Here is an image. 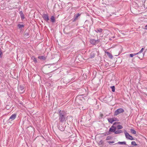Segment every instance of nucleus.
I'll use <instances>...</instances> for the list:
<instances>
[{"label":"nucleus","instance_id":"1","mask_svg":"<svg viewBox=\"0 0 147 147\" xmlns=\"http://www.w3.org/2000/svg\"><path fill=\"white\" fill-rule=\"evenodd\" d=\"M58 114L59 120L60 122L63 123L66 121V115L65 111H59Z\"/></svg>","mask_w":147,"mask_h":147},{"label":"nucleus","instance_id":"2","mask_svg":"<svg viewBox=\"0 0 147 147\" xmlns=\"http://www.w3.org/2000/svg\"><path fill=\"white\" fill-rule=\"evenodd\" d=\"M119 123L118 122H116L114 123L113 125L111 126V127L110 128L107 134V135H109L111 134V132H114L115 133V131L116 129V127L114 126L116 124H119Z\"/></svg>","mask_w":147,"mask_h":147},{"label":"nucleus","instance_id":"3","mask_svg":"<svg viewBox=\"0 0 147 147\" xmlns=\"http://www.w3.org/2000/svg\"><path fill=\"white\" fill-rule=\"evenodd\" d=\"M124 133L125 134V136L126 137V138L128 140H134V139L130 135L127 131H125L124 132Z\"/></svg>","mask_w":147,"mask_h":147},{"label":"nucleus","instance_id":"4","mask_svg":"<svg viewBox=\"0 0 147 147\" xmlns=\"http://www.w3.org/2000/svg\"><path fill=\"white\" fill-rule=\"evenodd\" d=\"M124 111L123 109L122 108H119L117 109L115 112V114L117 115L120 113L124 112Z\"/></svg>","mask_w":147,"mask_h":147},{"label":"nucleus","instance_id":"5","mask_svg":"<svg viewBox=\"0 0 147 147\" xmlns=\"http://www.w3.org/2000/svg\"><path fill=\"white\" fill-rule=\"evenodd\" d=\"M100 41V40L98 39L96 40H95L94 39H91L90 40V42L91 44L93 45H95L96 44V43L97 42H99Z\"/></svg>","mask_w":147,"mask_h":147},{"label":"nucleus","instance_id":"6","mask_svg":"<svg viewBox=\"0 0 147 147\" xmlns=\"http://www.w3.org/2000/svg\"><path fill=\"white\" fill-rule=\"evenodd\" d=\"M80 15V14L78 13L74 15V17L73 18V19H72V20L73 22H75L76 20L78 19V18Z\"/></svg>","mask_w":147,"mask_h":147},{"label":"nucleus","instance_id":"7","mask_svg":"<svg viewBox=\"0 0 147 147\" xmlns=\"http://www.w3.org/2000/svg\"><path fill=\"white\" fill-rule=\"evenodd\" d=\"M42 17L44 20L47 21L49 20V16L48 14H43L42 16Z\"/></svg>","mask_w":147,"mask_h":147},{"label":"nucleus","instance_id":"8","mask_svg":"<svg viewBox=\"0 0 147 147\" xmlns=\"http://www.w3.org/2000/svg\"><path fill=\"white\" fill-rule=\"evenodd\" d=\"M16 114H12L9 118V120L10 121H12L14 120L16 117Z\"/></svg>","mask_w":147,"mask_h":147},{"label":"nucleus","instance_id":"9","mask_svg":"<svg viewBox=\"0 0 147 147\" xmlns=\"http://www.w3.org/2000/svg\"><path fill=\"white\" fill-rule=\"evenodd\" d=\"M105 53H106L108 56L110 58L112 59L113 56L111 53L109 52H105Z\"/></svg>","mask_w":147,"mask_h":147},{"label":"nucleus","instance_id":"10","mask_svg":"<svg viewBox=\"0 0 147 147\" xmlns=\"http://www.w3.org/2000/svg\"><path fill=\"white\" fill-rule=\"evenodd\" d=\"M19 13L20 15V17L22 19H24V14L22 11H20Z\"/></svg>","mask_w":147,"mask_h":147},{"label":"nucleus","instance_id":"11","mask_svg":"<svg viewBox=\"0 0 147 147\" xmlns=\"http://www.w3.org/2000/svg\"><path fill=\"white\" fill-rule=\"evenodd\" d=\"M38 58L40 59L45 60L46 59V57L44 56H39L38 57Z\"/></svg>","mask_w":147,"mask_h":147},{"label":"nucleus","instance_id":"12","mask_svg":"<svg viewBox=\"0 0 147 147\" xmlns=\"http://www.w3.org/2000/svg\"><path fill=\"white\" fill-rule=\"evenodd\" d=\"M31 59H32L35 63H37V61L36 58L34 56H32L31 57Z\"/></svg>","mask_w":147,"mask_h":147},{"label":"nucleus","instance_id":"13","mask_svg":"<svg viewBox=\"0 0 147 147\" xmlns=\"http://www.w3.org/2000/svg\"><path fill=\"white\" fill-rule=\"evenodd\" d=\"M95 54L93 52H91L90 55V58H93L95 57Z\"/></svg>","mask_w":147,"mask_h":147},{"label":"nucleus","instance_id":"14","mask_svg":"<svg viewBox=\"0 0 147 147\" xmlns=\"http://www.w3.org/2000/svg\"><path fill=\"white\" fill-rule=\"evenodd\" d=\"M102 29L100 28L99 29H96L95 31L97 33H101L102 32Z\"/></svg>","mask_w":147,"mask_h":147},{"label":"nucleus","instance_id":"15","mask_svg":"<svg viewBox=\"0 0 147 147\" xmlns=\"http://www.w3.org/2000/svg\"><path fill=\"white\" fill-rule=\"evenodd\" d=\"M123 131L122 130H120L117 131H115V134H118L123 133Z\"/></svg>","mask_w":147,"mask_h":147},{"label":"nucleus","instance_id":"16","mask_svg":"<svg viewBox=\"0 0 147 147\" xmlns=\"http://www.w3.org/2000/svg\"><path fill=\"white\" fill-rule=\"evenodd\" d=\"M24 88V86L22 85H20L18 87V89L20 90L21 91H23Z\"/></svg>","mask_w":147,"mask_h":147},{"label":"nucleus","instance_id":"17","mask_svg":"<svg viewBox=\"0 0 147 147\" xmlns=\"http://www.w3.org/2000/svg\"><path fill=\"white\" fill-rule=\"evenodd\" d=\"M51 21L52 22H54L55 21V18L54 16H52L51 18Z\"/></svg>","mask_w":147,"mask_h":147},{"label":"nucleus","instance_id":"18","mask_svg":"<svg viewBox=\"0 0 147 147\" xmlns=\"http://www.w3.org/2000/svg\"><path fill=\"white\" fill-rule=\"evenodd\" d=\"M131 145H132L133 146H137V144H136V142L134 141H132L131 142Z\"/></svg>","mask_w":147,"mask_h":147},{"label":"nucleus","instance_id":"19","mask_svg":"<svg viewBox=\"0 0 147 147\" xmlns=\"http://www.w3.org/2000/svg\"><path fill=\"white\" fill-rule=\"evenodd\" d=\"M108 121L109 123H112L113 122V120L112 118H109L108 119Z\"/></svg>","mask_w":147,"mask_h":147},{"label":"nucleus","instance_id":"20","mask_svg":"<svg viewBox=\"0 0 147 147\" xmlns=\"http://www.w3.org/2000/svg\"><path fill=\"white\" fill-rule=\"evenodd\" d=\"M130 131L131 133L133 134H136V131L133 129H131Z\"/></svg>","mask_w":147,"mask_h":147},{"label":"nucleus","instance_id":"21","mask_svg":"<svg viewBox=\"0 0 147 147\" xmlns=\"http://www.w3.org/2000/svg\"><path fill=\"white\" fill-rule=\"evenodd\" d=\"M117 128L118 129H122L123 128V127L121 125H119L117 126Z\"/></svg>","mask_w":147,"mask_h":147},{"label":"nucleus","instance_id":"22","mask_svg":"<svg viewBox=\"0 0 147 147\" xmlns=\"http://www.w3.org/2000/svg\"><path fill=\"white\" fill-rule=\"evenodd\" d=\"M118 144H126V143L125 142H118Z\"/></svg>","mask_w":147,"mask_h":147},{"label":"nucleus","instance_id":"23","mask_svg":"<svg viewBox=\"0 0 147 147\" xmlns=\"http://www.w3.org/2000/svg\"><path fill=\"white\" fill-rule=\"evenodd\" d=\"M137 55H138V53H136L131 54H130L129 55L131 57H132Z\"/></svg>","mask_w":147,"mask_h":147},{"label":"nucleus","instance_id":"24","mask_svg":"<svg viewBox=\"0 0 147 147\" xmlns=\"http://www.w3.org/2000/svg\"><path fill=\"white\" fill-rule=\"evenodd\" d=\"M18 26L19 28H21L24 27V26L22 24H19L18 25Z\"/></svg>","mask_w":147,"mask_h":147},{"label":"nucleus","instance_id":"25","mask_svg":"<svg viewBox=\"0 0 147 147\" xmlns=\"http://www.w3.org/2000/svg\"><path fill=\"white\" fill-rule=\"evenodd\" d=\"M111 88L112 89V91L113 92H114L115 91V87L114 86H113L111 87Z\"/></svg>","mask_w":147,"mask_h":147},{"label":"nucleus","instance_id":"26","mask_svg":"<svg viewBox=\"0 0 147 147\" xmlns=\"http://www.w3.org/2000/svg\"><path fill=\"white\" fill-rule=\"evenodd\" d=\"M144 50V48H142L141 49V50L137 53H138V54L142 53L143 51Z\"/></svg>","mask_w":147,"mask_h":147},{"label":"nucleus","instance_id":"27","mask_svg":"<svg viewBox=\"0 0 147 147\" xmlns=\"http://www.w3.org/2000/svg\"><path fill=\"white\" fill-rule=\"evenodd\" d=\"M112 118L113 120V122L115 121H118V119L114 117Z\"/></svg>","mask_w":147,"mask_h":147},{"label":"nucleus","instance_id":"28","mask_svg":"<svg viewBox=\"0 0 147 147\" xmlns=\"http://www.w3.org/2000/svg\"><path fill=\"white\" fill-rule=\"evenodd\" d=\"M111 136H107V138H106V140H110L111 139Z\"/></svg>","mask_w":147,"mask_h":147},{"label":"nucleus","instance_id":"29","mask_svg":"<svg viewBox=\"0 0 147 147\" xmlns=\"http://www.w3.org/2000/svg\"><path fill=\"white\" fill-rule=\"evenodd\" d=\"M24 35H25V37H28L29 36V34L28 33H26Z\"/></svg>","mask_w":147,"mask_h":147},{"label":"nucleus","instance_id":"30","mask_svg":"<svg viewBox=\"0 0 147 147\" xmlns=\"http://www.w3.org/2000/svg\"><path fill=\"white\" fill-rule=\"evenodd\" d=\"M2 51H1V48H0V57H2Z\"/></svg>","mask_w":147,"mask_h":147},{"label":"nucleus","instance_id":"31","mask_svg":"<svg viewBox=\"0 0 147 147\" xmlns=\"http://www.w3.org/2000/svg\"><path fill=\"white\" fill-rule=\"evenodd\" d=\"M108 142L109 144H113L114 143V142L113 141H109Z\"/></svg>","mask_w":147,"mask_h":147},{"label":"nucleus","instance_id":"32","mask_svg":"<svg viewBox=\"0 0 147 147\" xmlns=\"http://www.w3.org/2000/svg\"><path fill=\"white\" fill-rule=\"evenodd\" d=\"M61 129H60V130L61 131H64V127L62 126L61 127Z\"/></svg>","mask_w":147,"mask_h":147},{"label":"nucleus","instance_id":"33","mask_svg":"<svg viewBox=\"0 0 147 147\" xmlns=\"http://www.w3.org/2000/svg\"><path fill=\"white\" fill-rule=\"evenodd\" d=\"M145 29L147 30V24L145 26Z\"/></svg>","mask_w":147,"mask_h":147},{"label":"nucleus","instance_id":"34","mask_svg":"<svg viewBox=\"0 0 147 147\" xmlns=\"http://www.w3.org/2000/svg\"><path fill=\"white\" fill-rule=\"evenodd\" d=\"M115 36H113V37H111V38H115Z\"/></svg>","mask_w":147,"mask_h":147},{"label":"nucleus","instance_id":"35","mask_svg":"<svg viewBox=\"0 0 147 147\" xmlns=\"http://www.w3.org/2000/svg\"><path fill=\"white\" fill-rule=\"evenodd\" d=\"M112 38H111H111H109V40H112Z\"/></svg>","mask_w":147,"mask_h":147},{"label":"nucleus","instance_id":"36","mask_svg":"<svg viewBox=\"0 0 147 147\" xmlns=\"http://www.w3.org/2000/svg\"><path fill=\"white\" fill-rule=\"evenodd\" d=\"M107 65H107H107H106V66H107Z\"/></svg>","mask_w":147,"mask_h":147},{"label":"nucleus","instance_id":"37","mask_svg":"<svg viewBox=\"0 0 147 147\" xmlns=\"http://www.w3.org/2000/svg\"><path fill=\"white\" fill-rule=\"evenodd\" d=\"M108 65L107 66H109V64H108Z\"/></svg>","mask_w":147,"mask_h":147}]
</instances>
